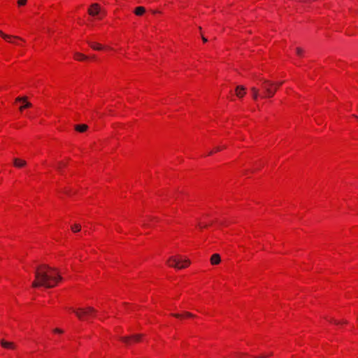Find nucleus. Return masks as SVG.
Instances as JSON below:
<instances>
[{
    "label": "nucleus",
    "mask_w": 358,
    "mask_h": 358,
    "mask_svg": "<svg viewBox=\"0 0 358 358\" xmlns=\"http://www.w3.org/2000/svg\"><path fill=\"white\" fill-rule=\"evenodd\" d=\"M35 280L32 282L34 288L43 287L47 289L55 287L62 280L57 268L48 264H42L35 268Z\"/></svg>",
    "instance_id": "f257e3e1"
},
{
    "label": "nucleus",
    "mask_w": 358,
    "mask_h": 358,
    "mask_svg": "<svg viewBox=\"0 0 358 358\" xmlns=\"http://www.w3.org/2000/svg\"><path fill=\"white\" fill-rule=\"evenodd\" d=\"M167 264L178 269H182L187 267L190 264L189 259H182L180 257H171L168 261Z\"/></svg>",
    "instance_id": "f03ea898"
},
{
    "label": "nucleus",
    "mask_w": 358,
    "mask_h": 358,
    "mask_svg": "<svg viewBox=\"0 0 358 358\" xmlns=\"http://www.w3.org/2000/svg\"><path fill=\"white\" fill-rule=\"evenodd\" d=\"M262 88L264 92L263 97L270 98L272 97L275 92L276 87H275V83L271 82L267 80H264L262 83Z\"/></svg>",
    "instance_id": "7ed1b4c3"
},
{
    "label": "nucleus",
    "mask_w": 358,
    "mask_h": 358,
    "mask_svg": "<svg viewBox=\"0 0 358 358\" xmlns=\"http://www.w3.org/2000/svg\"><path fill=\"white\" fill-rule=\"evenodd\" d=\"M72 311L76 314L78 319L83 320L85 317H92L96 313V310L92 307H87L86 308L73 309Z\"/></svg>",
    "instance_id": "20e7f679"
},
{
    "label": "nucleus",
    "mask_w": 358,
    "mask_h": 358,
    "mask_svg": "<svg viewBox=\"0 0 358 358\" xmlns=\"http://www.w3.org/2000/svg\"><path fill=\"white\" fill-rule=\"evenodd\" d=\"M88 13L92 16L101 14L102 12L100 6L96 3H92L88 9Z\"/></svg>",
    "instance_id": "39448f33"
},
{
    "label": "nucleus",
    "mask_w": 358,
    "mask_h": 358,
    "mask_svg": "<svg viewBox=\"0 0 358 358\" xmlns=\"http://www.w3.org/2000/svg\"><path fill=\"white\" fill-rule=\"evenodd\" d=\"M143 336L141 334H136L132 336L121 337L120 339L127 345H129L133 341L134 342H138Z\"/></svg>",
    "instance_id": "423d86ee"
},
{
    "label": "nucleus",
    "mask_w": 358,
    "mask_h": 358,
    "mask_svg": "<svg viewBox=\"0 0 358 358\" xmlns=\"http://www.w3.org/2000/svg\"><path fill=\"white\" fill-rule=\"evenodd\" d=\"M16 101H20L22 102L23 104L20 106L19 109L20 111H22L24 109L30 108L31 106V103L30 102L27 101V96H22V97H17L15 99Z\"/></svg>",
    "instance_id": "0eeeda50"
},
{
    "label": "nucleus",
    "mask_w": 358,
    "mask_h": 358,
    "mask_svg": "<svg viewBox=\"0 0 358 358\" xmlns=\"http://www.w3.org/2000/svg\"><path fill=\"white\" fill-rule=\"evenodd\" d=\"M0 36L3 39L6 40L7 41H8L9 43H16L13 41V39H18V40L22 41V38H21L18 36L6 34L3 33L1 30H0Z\"/></svg>",
    "instance_id": "6e6552de"
},
{
    "label": "nucleus",
    "mask_w": 358,
    "mask_h": 358,
    "mask_svg": "<svg viewBox=\"0 0 358 358\" xmlns=\"http://www.w3.org/2000/svg\"><path fill=\"white\" fill-rule=\"evenodd\" d=\"M245 94V88L242 85H238L236 88V95L239 97L242 98Z\"/></svg>",
    "instance_id": "1a4fd4ad"
},
{
    "label": "nucleus",
    "mask_w": 358,
    "mask_h": 358,
    "mask_svg": "<svg viewBox=\"0 0 358 358\" xmlns=\"http://www.w3.org/2000/svg\"><path fill=\"white\" fill-rule=\"evenodd\" d=\"M221 262V257L219 254H213L210 257V263L212 265H217Z\"/></svg>",
    "instance_id": "9d476101"
},
{
    "label": "nucleus",
    "mask_w": 358,
    "mask_h": 358,
    "mask_svg": "<svg viewBox=\"0 0 358 358\" xmlns=\"http://www.w3.org/2000/svg\"><path fill=\"white\" fill-rule=\"evenodd\" d=\"M0 343H1V346L4 348L15 349V344L12 342H8V341H6L4 340H1V341H0Z\"/></svg>",
    "instance_id": "9b49d317"
},
{
    "label": "nucleus",
    "mask_w": 358,
    "mask_h": 358,
    "mask_svg": "<svg viewBox=\"0 0 358 358\" xmlns=\"http://www.w3.org/2000/svg\"><path fill=\"white\" fill-rule=\"evenodd\" d=\"M13 163L15 166L17 168H21L26 165V162L24 160L18 158H15L13 159Z\"/></svg>",
    "instance_id": "f8f14e48"
},
{
    "label": "nucleus",
    "mask_w": 358,
    "mask_h": 358,
    "mask_svg": "<svg viewBox=\"0 0 358 358\" xmlns=\"http://www.w3.org/2000/svg\"><path fill=\"white\" fill-rule=\"evenodd\" d=\"M87 43L94 50H100L103 49V46L99 43L92 42V41H87Z\"/></svg>",
    "instance_id": "ddd939ff"
},
{
    "label": "nucleus",
    "mask_w": 358,
    "mask_h": 358,
    "mask_svg": "<svg viewBox=\"0 0 358 358\" xmlns=\"http://www.w3.org/2000/svg\"><path fill=\"white\" fill-rule=\"evenodd\" d=\"M74 57L76 59H78L80 61L87 60L88 59L87 56H86L82 53H80V52H76L74 54Z\"/></svg>",
    "instance_id": "4468645a"
},
{
    "label": "nucleus",
    "mask_w": 358,
    "mask_h": 358,
    "mask_svg": "<svg viewBox=\"0 0 358 358\" xmlns=\"http://www.w3.org/2000/svg\"><path fill=\"white\" fill-rule=\"evenodd\" d=\"M87 124H77L75 126V129L79 132H84L87 129Z\"/></svg>",
    "instance_id": "2eb2a0df"
},
{
    "label": "nucleus",
    "mask_w": 358,
    "mask_h": 358,
    "mask_svg": "<svg viewBox=\"0 0 358 358\" xmlns=\"http://www.w3.org/2000/svg\"><path fill=\"white\" fill-rule=\"evenodd\" d=\"M145 12V9L144 7L143 6H139V7H137L135 10H134V13L136 15H142Z\"/></svg>",
    "instance_id": "dca6fc26"
},
{
    "label": "nucleus",
    "mask_w": 358,
    "mask_h": 358,
    "mask_svg": "<svg viewBox=\"0 0 358 358\" xmlns=\"http://www.w3.org/2000/svg\"><path fill=\"white\" fill-rule=\"evenodd\" d=\"M251 91L252 92V98L255 100H257L259 96V90L255 87H251Z\"/></svg>",
    "instance_id": "f3484780"
},
{
    "label": "nucleus",
    "mask_w": 358,
    "mask_h": 358,
    "mask_svg": "<svg viewBox=\"0 0 358 358\" xmlns=\"http://www.w3.org/2000/svg\"><path fill=\"white\" fill-rule=\"evenodd\" d=\"M80 229H81V226L78 224H75L71 226V230L75 233L80 231Z\"/></svg>",
    "instance_id": "a211bd4d"
},
{
    "label": "nucleus",
    "mask_w": 358,
    "mask_h": 358,
    "mask_svg": "<svg viewBox=\"0 0 358 358\" xmlns=\"http://www.w3.org/2000/svg\"><path fill=\"white\" fill-rule=\"evenodd\" d=\"M66 165V164L65 163L61 162L58 164L57 169H58V171H62V168L65 166Z\"/></svg>",
    "instance_id": "6ab92c4d"
},
{
    "label": "nucleus",
    "mask_w": 358,
    "mask_h": 358,
    "mask_svg": "<svg viewBox=\"0 0 358 358\" xmlns=\"http://www.w3.org/2000/svg\"><path fill=\"white\" fill-rule=\"evenodd\" d=\"M296 52L298 55L301 56L303 52V50L301 48H296Z\"/></svg>",
    "instance_id": "aec40b11"
},
{
    "label": "nucleus",
    "mask_w": 358,
    "mask_h": 358,
    "mask_svg": "<svg viewBox=\"0 0 358 358\" xmlns=\"http://www.w3.org/2000/svg\"><path fill=\"white\" fill-rule=\"evenodd\" d=\"M26 3H27V0H18L17 1V4L19 6H24L26 4Z\"/></svg>",
    "instance_id": "412c9836"
},
{
    "label": "nucleus",
    "mask_w": 358,
    "mask_h": 358,
    "mask_svg": "<svg viewBox=\"0 0 358 358\" xmlns=\"http://www.w3.org/2000/svg\"><path fill=\"white\" fill-rule=\"evenodd\" d=\"M185 315L187 317H195L193 314H192L191 313H189V312H185Z\"/></svg>",
    "instance_id": "4be33fe9"
},
{
    "label": "nucleus",
    "mask_w": 358,
    "mask_h": 358,
    "mask_svg": "<svg viewBox=\"0 0 358 358\" xmlns=\"http://www.w3.org/2000/svg\"><path fill=\"white\" fill-rule=\"evenodd\" d=\"M225 148L224 146L223 148H222V147H219V146H218V147H216V148H215V152H218V151L221 150H222V148Z\"/></svg>",
    "instance_id": "5701e85b"
},
{
    "label": "nucleus",
    "mask_w": 358,
    "mask_h": 358,
    "mask_svg": "<svg viewBox=\"0 0 358 358\" xmlns=\"http://www.w3.org/2000/svg\"><path fill=\"white\" fill-rule=\"evenodd\" d=\"M54 331L55 333H59V334H62L63 332V331L59 329H54Z\"/></svg>",
    "instance_id": "b1692460"
},
{
    "label": "nucleus",
    "mask_w": 358,
    "mask_h": 358,
    "mask_svg": "<svg viewBox=\"0 0 358 358\" xmlns=\"http://www.w3.org/2000/svg\"><path fill=\"white\" fill-rule=\"evenodd\" d=\"M282 84V82L275 83V87H276V90L279 86H280Z\"/></svg>",
    "instance_id": "393cba45"
},
{
    "label": "nucleus",
    "mask_w": 358,
    "mask_h": 358,
    "mask_svg": "<svg viewBox=\"0 0 358 358\" xmlns=\"http://www.w3.org/2000/svg\"><path fill=\"white\" fill-rule=\"evenodd\" d=\"M173 315L174 317H177V318H180V317H181V315H180V314H173Z\"/></svg>",
    "instance_id": "a878e982"
},
{
    "label": "nucleus",
    "mask_w": 358,
    "mask_h": 358,
    "mask_svg": "<svg viewBox=\"0 0 358 358\" xmlns=\"http://www.w3.org/2000/svg\"><path fill=\"white\" fill-rule=\"evenodd\" d=\"M201 38H202V40H203V41L204 43H206V42H207V41H208V39H207L206 37H204L203 36H201Z\"/></svg>",
    "instance_id": "bb28decb"
},
{
    "label": "nucleus",
    "mask_w": 358,
    "mask_h": 358,
    "mask_svg": "<svg viewBox=\"0 0 358 358\" xmlns=\"http://www.w3.org/2000/svg\"><path fill=\"white\" fill-rule=\"evenodd\" d=\"M199 227H200L201 228H205V227H206L208 226L207 224H203V225H202V224H199Z\"/></svg>",
    "instance_id": "cd10ccee"
},
{
    "label": "nucleus",
    "mask_w": 358,
    "mask_h": 358,
    "mask_svg": "<svg viewBox=\"0 0 358 358\" xmlns=\"http://www.w3.org/2000/svg\"><path fill=\"white\" fill-rule=\"evenodd\" d=\"M331 322H333L334 323H335L336 324H340V322L339 321H337V320H332Z\"/></svg>",
    "instance_id": "c85d7f7f"
},
{
    "label": "nucleus",
    "mask_w": 358,
    "mask_h": 358,
    "mask_svg": "<svg viewBox=\"0 0 358 358\" xmlns=\"http://www.w3.org/2000/svg\"><path fill=\"white\" fill-rule=\"evenodd\" d=\"M143 226H144V227H148L149 225H148V224L144 223V224H143Z\"/></svg>",
    "instance_id": "c756f323"
},
{
    "label": "nucleus",
    "mask_w": 358,
    "mask_h": 358,
    "mask_svg": "<svg viewBox=\"0 0 358 358\" xmlns=\"http://www.w3.org/2000/svg\"><path fill=\"white\" fill-rule=\"evenodd\" d=\"M213 153V151H210V152H209V155H212Z\"/></svg>",
    "instance_id": "7c9ffc66"
},
{
    "label": "nucleus",
    "mask_w": 358,
    "mask_h": 358,
    "mask_svg": "<svg viewBox=\"0 0 358 358\" xmlns=\"http://www.w3.org/2000/svg\"><path fill=\"white\" fill-rule=\"evenodd\" d=\"M264 357H265V356H261V357H259V358H264Z\"/></svg>",
    "instance_id": "2f4dec72"
},
{
    "label": "nucleus",
    "mask_w": 358,
    "mask_h": 358,
    "mask_svg": "<svg viewBox=\"0 0 358 358\" xmlns=\"http://www.w3.org/2000/svg\"><path fill=\"white\" fill-rule=\"evenodd\" d=\"M150 220H155V217H150Z\"/></svg>",
    "instance_id": "473e14b6"
}]
</instances>
